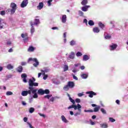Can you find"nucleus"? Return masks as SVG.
Listing matches in <instances>:
<instances>
[{
	"label": "nucleus",
	"instance_id": "nucleus-49",
	"mask_svg": "<svg viewBox=\"0 0 128 128\" xmlns=\"http://www.w3.org/2000/svg\"><path fill=\"white\" fill-rule=\"evenodd\" d=\"M72 76H73V78L74 80H78V77H76V76H74V74H72Z\"/></svg>",
	"mask_w": 128,
	"mask_h": 128
},
{
	"label": "nucleus",
	"instance_id": "nucleus-12",
	"mask_svg": "<svg viewBox=\"0 0 128 128\" xmlns=\"http://www.w3.org/2000/svg\"><path fill=\"white\" fill-rule=\"evenodd\" d=\"M30 24L32 26L31 29H30V32H31L32 34H34V32H36V30L34 29V23H32V22H30Z\"/></svg>",
	"mask_w": 128,
	"mask_h": 128
},
{
	"label": "nucleus",
	"instance_id": "nucleus-39",
	"mask_svg": "<svg viewBox=\"0 0 128 128\" xmlns=\"http://www.w3.org/2000/svg\"><path fill=\"white\" fill-rule=\"evenodd\" d=\"M34 112V108H30L29 109V112L30 114H32V112Z\"/></svg>",
	"mask_w": 128,
	"mask_h": 128
},
{
	"label": "nucleus",
	"instance_id": "nucleus-38",
	"mask_svg": "<svg viewBox=\"0 0 128 128\" xmlns=\"http://www.w3.org/2000/svg\"><path fill=\"white\" fill-rule=\"evenodd\" d=\"M68 70V65H64V72H66V70Z\"/></svg>",
	"mask_w": 128,
	"mask_h": 128
},
{
	"label": "nucleus",
	"instance_id": "nucleus-61",
	"mask_svg": "<svg viewBox=\"0 0 128 128\" xmlns=\"http://www.w3.org/2000/svg\"><path fill=\"white\" fill-rule=\"evenodd\" d=\"M38 114L40 115V116H42L43 118H46V115L44 114H42L40 113H38Z\"/></svg>",
	"mask_w": 128,
	"mask_h": 128
},
{
	"label": "nucleus",
	"instance_id": "nucleus-46",
	"mask_svg": "<svg viewBox=\"0 0 128 128\" xmlns=\"http://www.w3.org/2000/svg\"><path fill=\"white\" fill-rule=\"evenodd\" d=\"M12 94H13L12 92L10 91H8L6 92V94L7 96H12Z\"/></svg>",
	"mask_w": 128,
	"mask_h": 128
},
{
	"label": "nucleus",
	"instance_id": "nucleus-62",
	"mask_svg": "<svg viewBox=\"0 0 128 128\" xmlns=\"http://www.w3.org/2000/svg\"><path fill=\"white\" fill-rule=\"evenodd\" d=\"M24 120L25 122H28V118H26V117L24 118Z\"/></svg>",
	"mask_w": 128,
	"mask_h": 128
},
{
	"label": "nucleus",
	"instance_id": "nucleus-30",
	"mask_svg": "<svg viewBox=\"0 0 128 128\" xmlns=\"http://www.w3.org/2000/svg\"><path fill=\"white\" fill-rule=\"evenodd\" d=\"M88 24H89V26H94V21L90 20L88 21Z\"/></svg>",
	"mask_w": 128,
	"mask_h": 128
},
{
	"label": "nucleus",
	"instance_id": "nucleus-22",
	"mask_svg": "<svg viewBox=\"0 0 128 128\" xmlns=\"http://www.w3.org/2000/svg\"><path fill=\"white\" fill-rule=\"evenodd\" d=\"M44 8V3L40 2L38 5L37 6L38 10H40Z\"/></svg>",
	"mask_w": 128,
	"mask_h": 128
},
{
	"label": "nucleus",
	"instance_id": "nucleus-54",
	"mask_svg": "<svg viewBox=\"0 0 128 128\" xmlns=\"http://www.w3.org/2000/svg\"><path fill=\"white\" fill-rule=\"evenodd\" d=\"M90 124L92 126H94V124H96V123L92 120H90Z\"/></svg>",
	"mask_w": 128,
	"mask_h": 128
},
{
	"label": "nucleus",
	"instance_id": "nucleus-14",
	"mask_svg": "<svg viewBox=\"0 0 128 128\" xmlns=\"http://www.w3.org/2000/svg\"><path fill=\"white\" fill-rule=\"evenodd\" d=\"M6 24V22L2 18H0V28H4V25Z\"/></svg>",
	"mask_w": 128,
	"mask_h": 128
},
{
	"label": "nucleus",
	"instance_id": "nucleus-23",
	"mask_svg": "<svg viewBox=\"0 0 128 128\" xmlns=\"http://www.w3.org/2000/svg\"><path fill=\"white\" fill-rule=\"evenodd\" d=\"M34 50H36V48H34L32 46H30L28 48V52H32L34 51Z\"/></svg>",
	"mask_w": 128,
	"mask_h": 128
},
{
	"label": "nucleus",
	"instance_id": "nucleus-47",
	"mask_svg": "<svg viewBox=\"0 0 128 128\" xmlns=\"http://www.w3.org/2000/svg\"><path fill=\"white\" fill-rule=\"evenodd\" d=\"M109 120L111 122H116V120L114 119V118H110Z\"/></svg>",
	"mask_w": 128,
	"mask_h": 128
},
{
	"label": "nucleus",
	"instance_id": "nucleus-33",
	"mask_svg": "<svg viewBox=\"0 0 128 128\" xmlns=\"http://www.w3.org/2000/svg\"><path fill=\"white\" fill-rule=\"evenodd\" d=\"M64 90H66V92H68V90H70V86H68V84L65 86L64 88Z\"/></svg>",
	"mask_w": 128,
	"mask_h": 128
},
{
	"label": "nucleus",
	"instance_id": "nucleus-50",
	"mask_svg": "<svg viewBox=\"0 0 128 128\" xmlns=\"http://www.w3.org/2000/svg\"><path fill=\"white\" fill-rule=\"evenodd\" d=\"M0 14L1 16H4V14H6V11L4 10L1 11Z\"/></svg>",
	"mask_w": 128,
	"mask_h": 128
},
{
	"label": "nucleus",
	"instance_id": "nucleus-32",
	"mask_svg": "<svg viewBox=\"0 0 128 128\" xmlns=\"http://www.w3.org/2000/svg\"><path fill=\"white\" fill-rule=\"evenodd\" d=\"M82 6H86L88 4V0H84L81 2Z\"/></svg>",
	"mask_w": 128,
	"mask_h": 128
},
{
	"label": "nucleus",
	"instance_id": "nucleus-29",
	"mask_svg": "<svg viewBox=\"0 0 128 128\" xmlns=\"http://www.w3.org/2000/svg\"><path fill=\"white\" fill-rule=\"evenodd\" d=\"M6 68L8 70H12L14 68V66L12 64H8L6 66Z\"/></svg>",
	"mask_w": 128,
	"mask_h": 128
},
{
	"label": "nucleus",
	"instance_id": "nucleus-3",
	"mask_svg": "<svg viewBox=\"0 0 128 128\" xmlns=\"http://www.w3.org/2000/svg\"><path fill=\"white\" fill-rule=\"evenodd\" d=\"M34 82H36V79L34 78H30L28 81L29 86H31V88L38 86V83Z\"/></svg>",
	"mask_w": 128,
	"mask_h": 128
},
{
	"label": "nucleus",
	"instance_id": "nucleus-57",
	"mask_svg": "<svg viewBox=\"0 0 128 128\" xmlns=\"http://www.w3.org/2000/svg\"><path fill=\"white\" fill-rule=\"evenodd\" d=\"M75 102L78 103L80 102V98H76Z\"/></svg>",
	"mask_w": 128,
	"mask_h": 128
},
{
	"label": "nucleus",
	"instance_id": "nucleus-10",
	"mask_svg": "<svg viewBox=\"0 0 128 128\" xmlns=\"http://www.w3.org/2000/svg\"><path fill=\"white\" fill-rule=\"evenodd\" d=\"M21 36H22V38H24V42H26V40H28V34H26V33L22 34H21Z\"/></svg>",
	"mask_w": 128,
	"mask_h": 128
},
{
	"label": "nucleus",
	"instance_id": "nucleus-31",
	"mask_svg": "<svg viewBox=\"0 0 128 128\" xmlns=\"http://www.w3.org/2000/svg\"><path fill=\"white\" fill-rule=\"evenodd\" d=\"M18 72H22V66H19L17 69Z\"/></svg>",
	"mask_w": 128,
	"mask_h": 128
},
{
	"label": "nucleus",
	"instance_id": "nucleus-19",
	"mask_svg": "<svg viewBox=\"0 0 128 128\" xmlns=\"http://www.w3.org/2000/svg\"><path fill=\"white\" fill-rule=\"evenodd\" d=\"M33 26H38V24H40V19L35 18L34 20V22H32Z\"/></svg>",
	"mask_w": 128,
	"mask_h": 128
},
{
	"label": "nucleus",
	"instance_id": "nucleus-45",
	"mask_svg": "<svg viewBox=\"0 0 128 128\" xmlns=\"http://www.w3.org/2000/svg\"><path fill=\"white\" fill-rule=\"evenodd\" d=\"M52 0H48V6H52Z\"/></svg>",
	"mask_w": 128,
	"mask_h": 128
},
{
	"label": "nucleus",
	"instance_id": "nucleus-7",
	"mask_svg": "<svg viewBox=\"0 0 128 128\" xmlns=\"http://www.w3.org/2000/svg\"><path fill=\"white\" fill-rule=\"evenodd\" d=\"M28 0H24L20 4L21 8H26V6H28Z\"/></svg>",
	"mask_w": 128,
	"mask_h": 128
},
{
	"label": "nucleus",
	"instance_id": "nucleus-52",
	"mask_svg": "<svg viewBox=\"0 0 128 128\" xmlns=\"http://www.w3.org/2000/svg\"><path fill=\"white\" fill-rule=\"evenodd\" d=\"M85 112H92L94 111L92 110H84Z\"/></svg>",
	"mask_w": 128,
	"mask_h": 128
},
{
	"label": "nucleus",
	"instance_id": "nucleus-17",
	"mask_svg": "<svg viewBox=\"0 0 128 128\" xmlns=\"http://www.w3.org/2000/svg\"><path fill=\"white\" fill-rule=\"evenodd\" d=\"M61 119L62 122H64L65 124H68V120H66V117L64 115H62L61 116Z\"/></svg>",
	"mask_w": 128,
	"mask_h": 128
},
{
	"label": "nucleus",
	"instance_id": "nucleus-56",
	"mask_svg": "<svg viewBox=\"0 0 128 128\" xmlns=\"http://www.w3.org/2000/svg\"><path fill=\"white\" fill-rule=\"evenodd\" d=\"M80 70H84L86 68V67H84V66H80Z\"/></svg>",
	"mask_w": 128,
	"mask_h": 128
},
{
	"label": "nucleus",
	"instance_id": "nucleus-40",
	"mask_svg": "<svg viewBox=\"0 0 128 128\" xmlns=\"http://www.w3.org/2000/svg\"><path fill=\"white\" fill-rule=\"evenodd\" d=\"M100 111L102 112V113L104 114H106V110H104V108H102L100 109Z\"/></svg>",
	"mask_w": 128,
	"mask_h": 128
},
{
	"label": "nucleus",
	"instance_id": "nucleus-58",
	"mask_svg": "<svg viewBox=\"0 0 128 128\" xmlns=\"http://www.w3.org/2000/svg\"><path fill=\"white\" fill-rule=\"evenodd\" d=\"M7 46H11L12 44V42L10 41H8L6 42Z\"/></svg>",
	"mask_w": 128,
	"mask_h": 128
},
{
	"label": "nucleus",
	"instance_id": "nucleus-6",
	"mask_svg": "<svg viewBox=\"0 0 128 128\" xmlns=\"http://www.w3.org/2000/svg\"><path fill=\"white\" fill-rule=\"evenodd\" d=\"M86 94H89V98H94V96H96V93L94 92L93 91H88L86 92Z\"/></svg>",
	"mask_w": 128,
	"mask_h": 128
},
{
	"label": "nucleus",
	"instance_id": "nucleus-25",
	"mask_svg": "<svg viewBox=\"0 0 128 128\" xmlns=\"http://www.w3.org/2000/svg\"><path fill=\"white\" fill-rule=\"evenodd\" d=\"M38 94H41L42 96V94H44V90L42 89H39L38 90Z\"/></svg>",
	"mask_w": 128,
	"mask_h": 128
},
{
	"label": "nucleus",
	"instance_id": "nucleus-2",
	"mask_svg": "<svg viewBox=\"0 0 128 128\" xmlns=\"http://www.w3.org/2000/svg\"><path fill=\"white\" fill-rule=\"evenodd\" d=\"M11 9H8V12H11L12 14H14V12H16V4L15 3L12 2L10 4Z\"/></svg>",
	"mask_w": 128,
	"mask_h": 128
},
{
	"label": "nucleus",
	"instance_id": "nucleus-28",
	"mask_svg": "<svg viewBox=\"0 0 128 128\" xmlns=\"http://www.w3.org/2000/svg\"><path fill=\"white\" fill-rule=\"evenodd\" d=\"M76 41L74 40H72L70 42V46H76Z\"/></svg>",
	"mask_w": 128,
	"mask_h": 128
},
{
	"label": "nucleus",
	"instance_id": "nucleus-51",
	"mask_svg": "<svg viewBox=\"0 0 128 128\" xmlns=\"http://www.w3.org/2000/svg\"><path fill=\"white\" fill-rule=\"evenodd\" d=\"M80 70V68L78 69H74L72 70V72L76 73V72H78Z\"/></svg>",
	"mask_w": 128,
	"mask_h": 128
},
{
	"label": "nucleus",
	"instance_id": "nucleus-48",
	"mask_svg": "<svg viewBox=\"0 0 128 128\" xmlns=\"http://www.w3.org/2000/svg\"><path fill=\"white\" fill-rule=\"evenodd\" d=\"M44 94H50V90H44Z\"/></svg>",
	"mask_w": 128,
	"mask_h": 128
},
{
	"label": "nucleus",
	"instance_id": "nucleus-64",
	"mask_svg": "<svg viewBox=\"0 0 128 128\" xmlns=\"http://www.w3.org/2000/svg\"><path fill=\"white\" fill-rule=\"evenodd\" d=\"M30 128H33L32 126L28 122H27Z\"/></svg>",
	"mask_w": 128,
	"mask_h": 128
},
{
	"label": "nucleus",
	"instance_id": "nucleus-1",
	"mask_svg": "<svg viewBox=\"0 0 128 128\" xmlns=\"http://www.w3.org/2000/svg\"><path fill=\"white\" fill-rule=\"evenodd\" d=\"M28 90H24L22 91L21 94L22 96H26L28 94H32V92H36V90H34L32 88V87L29 86L28 87Z\"/></svg>",
	"mask_w": 128,
	"mask_h": 128
},
{
	"label": "nucleus",
	"instance_id": "nucleus-4",
	"mask_svg": "<svg viewBox=\"0 0 128 128\" xmlns=\"http://www.w3.org/2000/svg\"><path fill=\"white\" fill-rule=\"evenodd\" d=\"M31 61L35 62L33 64L35 68H36V66H38L40 64V62H38L36 58H29L28 60V62H31Z\"/></svg>",
	"mask_w": 128,
	"mask_h": 128
},
{
	"label": "nucleus",
	"instance_id": "nucleus-15",
	"mask_svg": "<svg viewBox=\"0 0 128 128\" xmlns=\"http://www.w3.org/2000/svg\"><path fill=\"white\" fill-rule=\"evenodd\" d=\"M70 108H74V110H78V104L77 105L73 104L68 108V110H70Z\"/></svg>",
	"mask_w": 128,
	"mask_h": 128
},
{
	"label": "nucleus",
	"instance_id": "nucleus-35",
	"mask_svg": "<svg viewBox=\"0 0 128 128\" xmlns=\"http://www.w3.org/2000/svg\"><path fill=\"white\" fill-rule=\"evenodd\" d=\"M98 26H99L101 28H102V30H103L104 29V24L102 23L101 22H100L99 23H98Z\"/></svg>",
	"mask_w": 128,
	"mask_h": 128
},
{
	"label": "nucleus",
	"instance_id": "nucleus-11",
	"mask_svg": "<svg viewBox=\"0 0 128 128\" xmlns=\"http://www.w3.org/2000/svg\"><path fill=\"white\" fill-rule=\"evenodd\" d=\"M26 74H22L21 75V78H22V80L24 82H28V81H26Z\"/></svg>",
	"mask_w": 128,
	"mask_h": 128
},
{
	"label": "nucleus",
	"instance_id": "nucleus-8",
	"mask_svg": "<svg viewBox=\"0 0 128 128\" xmlns=\"http://www.w3.org/2000/svg\"><path fill=\"white\" fill-rule=\"evenodd\" d=\"M32 88L34 90H36L35 92H32V94L33 95V98H38V93H36V92H38V89L32 87Z\"/></svg>",
	"mask_w": 128,
	"mask_h": 128
},
{
	"label": "nucleus",
	"instance_id": "nucleus-43",
	"mask_svg": "<svg viewBox=\"0 0 128 128\" xmlns=\"http://www.w3.org/2000/svg\"><path fill=\"white\" fill-rule=\"evenodd\" d=\"M76 56H82V54L81 52H78L76 54Z\"/></svg>",
	"mask_w": 128,
	"mask_h": 128
},
{
	"label": "nucleus",
	"instance_id": "nucleus-18",
	"mask_svg": "<svg viewBox=\"0 0 128 128\" xmlns=\"http://www.w3.org/2000/svg\"><path fill=\"white\" fill-rule=\"evenodd\" d=\"M61 20L63 24H65L66 22V15H62Z\"/></svg>",
	"mask_w": 128,
	"mask_h": 128
},
{
	"label": "nucleus",
	"instance_id": "nucleus-24",
	"mask_svg": "<svg viewBox=\"0 0 128 128\" xmlns=\"http://www.w3.org/2000/svg\"><path fill=\"white\" fill-rule=\"evenodd\" d=\"M93 32L94 34H98V32H100V28L98 27H94L93 28Z\"/></svg>",
	"mask_w": 128,
	"mask_h": 128
},
{
	"label": "nucleus",
	"instance_id": "nucleus-20",
	"mask_svg": "<svg viewBox=\"0 0 128 128\" xmlns=\"http://www.w3.org/2000/svg\"><path fill=\"white\" fill-rule=\"evenodd\" d=\"M118 46V45L116 44H114L111 46H110V50H116Z\"/></svg>",
	"mask_w": 128,
	"mask_h": 128
},
{
	"label": "nucleus",
	"instance_id": "nucleus-16",
	"mask_svg": "<svg viewBox=\"0 0 128 128\" xmlns=\"http://www.w3.org/2000/svg\"><path fill=\"white\" fill-rule=\"evenodd\" d=\"M68 85L70 88H72L74 86V82L70 81L68 82Z\"/></svg>",
	"mask_w": 128,
	"mask_h": 128
},
{
	"label": "nucleus",
	"instance_id": "nucleus-34",
	"mask_svg": "<svg viewBox=\"0 0 128 128\" xmlns=\"http://www.w3.org/2000/svg\"><path fill=\"white\" fill-rule=\"evenodd\" d=\"M100 106H98L94 108V112H98L100 110Z\"/></svg>",
	"mask_w": 128,
	"mask_h": 128
},
{
	"label": "nucleus",
	"instance_id": "nucleus-53",
	"mask_svg": "<svg viewBox=\"0 0 128 128\" xmlns=\"http://www.w3.org/2000/svg\"><path fill=\"white\" fill-rule=\"evenodd\" d=\"M78 96H80V97L82 96H84V92H82V93H78Z\"/></svg>",
	"mask_w": 128,
	"mask_h": 128
},
{
	"label": "nucleus",
	"instance_id": "nucleus-36",
	"mask_svg": "<svg viewBox=\"0 0 128 128\" xmlns=\"http://www.w3.org/2000/svg\"><path fill=\"white\" fill-rule=\"evenodd\" d=\"M110 38H111L110 35L108 34H107L106 35L104 34V38L106 40H110Z\"/></svg>",
	"mask_w": 128,
	"mask_h": 128
},
{
	"label": "nucleus",
	"instance_id": "nucleus-55",
	"mask_svg": "<svg viewBox=\"0 0 128 128\" xmlns=\"http://www.w3.org/2000/svg\"><path fill=\"white\" fill-rule=\"evenodd\" d=\"M52 96H50V95H46V96H44V98H48V100H50V98Z\"/></svg>",
	"mask_w": 128,
	"mask_h": 128
},
{
	"label": "nucleus",
	"instance_id": "nucleus-59",
	"mask_svg": "<svg viewBox=\"0 0 128 128\" xmlns=\"http://www.w3.org/2000/svg\"><path fill=\"white\" fill-rule=\"evenodd\" d=\"M21 66H26V62H21L20 63Z\"/></svg>",
	"mask_w": 128,
	"mask_h": 128
},
{
	"label": "nucleus",
	"instance_id": "nucleus-21",
	"mask_svg": "<svg viewBox=\"0 0 128 128\" xmlns=\"http://www.w3.org/2000/svg\"><path fill=\"white\" fill-rule=\"evenodd\" d=\"M90 56L88 55H84L83 56V60L86 62V60H90Z\"/></svg>",
	"mask_w": 128,
	"mask_h": 128
},
{
	"label": "nucleus",
	"instance_id": "nucleus-9",
	"mask_svg": "<svg viewBox=\"0 0 128 128\" xmlns=\"http://www.w3.org/2000/svg\"><path fill=\"white\" fill-rule=\"evenodd\" d=\"M89 8H90V6H85L82 7L81 10L82 12H88V10Z\"/></svg>",
	"mask_w": 128,
	"mask_h": 128
},
{
	"label": "nucleus",
	"instance_id": "nucleus-44",
	"mask_svg": "<svg viewBox=\"0 0 128 128\" xmlns=\"http://www.w3.org/2000/svg\"><path fill=\"white\" fill-rule=\"evenodd\" d=\"M70 102H72V104H76V101L74 100L72 98L70 97L69 98Z\"/></svg>",
	"mask_w": 128,
	"mask_h": 128
},
{
	"label": "nucleus",
	"instance_id": "nucleus-37",
	"mask_svg": "<svg viewBox=\"0 0 128 128\" xmlns=\"http://www.w3.org/2000/svg\"><path fill=\"white\" fill-rule=\"evenodd\" d=\"M48 72V70H45L44 71L42 70H41L42 74L43 76H46V72Z\"/></svg>",
	"mask_w": 128,
	"mask_h": 128
},
{
	"label": "nucleus",
	"instance_id": "nucleus-13",
	"mask_svg": "<svg viewBox=\"0 0 128 128\" xmlns=\"http://www.w3.org/2000/svg\"><path fill=\"white\" fill-rule=\"evenodd\" d=\"M68 58L70 60H74V52H72L68 58Z\"/></svg>",
	"mask_w": 128,
	"mask_h": 128
},
{
	"label": "nucleus",
	"instance_id": "nucleus-42",
	"mask_svg": "<svg viewBox=\"0 0 128 128\" xmlns=\"http://www.w3.org/2000/svg\"><path fill=\"white\" fill-rule=\"evenodd\" d=\"M74 66L75 68H78L80 70V63L75 64Z\"/></svg>",
	"mask_w": 128,
	"mask_h": 128
},
{
	"label": "nucleus",
	"instance_id": "nucleus-41",
	"mask_svg": "<svg viewBox=\"0 0 128 128\" xmlns=\"http://www.w3.org/2000/svg\"><path fill=\"white\" fill-rule=\"evenodd\" d=\"M78 12V15L80 16H84V12H82V10H79Z\"/></svg>",
	"mask_w": 128,
	"mask_h": 128
},
{
	"label": "nucleus",
	"instance_id": "nucleus-27",
	"mask_svg": "<svg viewBox=\"0 0 128 128\" xmlns=\"http://www.w3.org/2000/svg\"><path fill=\"white\" fill-rule=\"evenodd\" d=\"M100 128H108V124L106 123H104L100 124Z\"/></svg>",
	"mask_w": 128,
	"mask_h": 128
},
{
	"label": "nucleus",
	"instance_id": "nucleus-26",
	"mask_svg": "<svg viewBox=\"0 0 128 128\" xmlns=\"http://www.w3.org/2000/svg\"><path fill=\"white\" fill-rule=\"evenodd\" d=\"M88 74H83L81 75V77L84 80L88 78Z\"/></svg>",
	"mask_w": 128,
	"mask_h": 128
},
{
	"label": "nucleus",
	"instance_id": "nucleus-5",
	"mask_svg": "<svg viewBox=\"0 0 128 128\" xmlns=\"http://www.w3.org/2000/svg\"><path fill=\"white\" fill-rule=\"evenodd\" d=\"M82 106L80 104H78V108L77 110H78V112H76L74 114V116H80L82 112Z\"/></svg>",
	"mask_w": 128,
	"mask_h": 128
},
{
	"label": "nucleus",
	"instance_id": "nucleus-60",
	"mask_svg": "<svg viewBox=\"0 0 128 128\" xmlns=\"http://www.w3.org/2000/svg\"><path fill=\"white\" fill-rule=\"evenodd\" d=\"M48 76L47 74L44 75V78H43V79L44 80H46V78H48Z\"/></svg>",
	"mask_w": 128,
	"mask_h": 128
},
{
	"label": "nucleus",
	"instance_id": "nucleus-63",
	"mask_svg": "<svg viewBox=\"0 0 128 128\" xmlns=\"http://www.w3.org/2000/svg\"><path fill=\"white\" fill-rule=\"evenodd\" d=\"M50 100V102H54V97L51 98Z\"/></svg>",
	"mask_w": 128,
	"mask_h": 128
}]
</instances>
